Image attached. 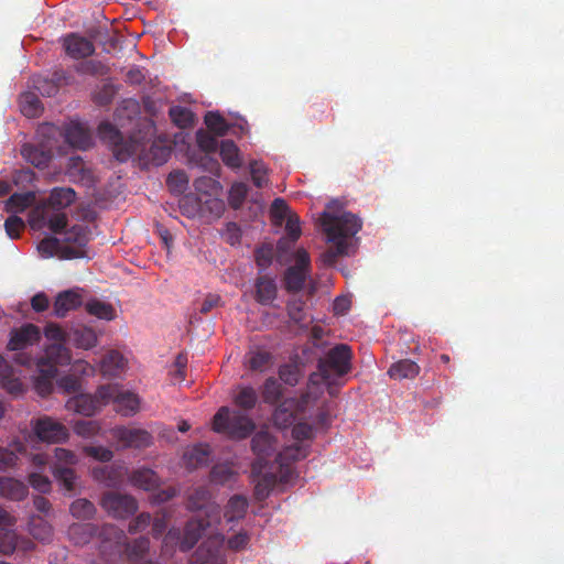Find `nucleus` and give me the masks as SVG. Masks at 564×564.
I'll use <instances>...</instances> for the list:
<instances>
[{
    "instance_id": "nucleus-48",
    "label": "nucleus",
    "mask_w": 564,
    "mask_h": 564,
    "mask_svg": "<svg viewBox=\"0 0 564 564\" xmlns=\"http://www.w3.org/2000/svg\"><path fill=\"white\" fill-rule=\"evenodd\" d=\"M76 70L85 75L106 76L110 73V67L101 61L89 59L78 64Z\"/></svg>"
},
{
    "instance_id": "nucleus-24",
    "label": "nucleus",
    "mask_w": 564,
    "mask_h": 564,
    "mask_svg": "<svg viewBox=\"0 0 564 564\" xmlns=\"http://www.w3.org/2000/svg\"><path fill=\"white\" fill-rule=\"evenodd\" d=\"M254 300L261 305H270L276 299L278 285L272 276L259 275L254 282Z\"/></svg>"
},
{
    "instance_id": "nucleus-31",
    "label": "nucleus",
    "mask_w": 564,
    "mask_h": 564,
    "mask_svg": "<svg viewBox=\"0 0 564 564\" xmlns=\"http://www.w3.org/2000/svg\"><path fill=\"white\" fill-rule=\"evenodd\" d=\"M69 360L68 349L62 343H54L45 349V357L39 362V367L54 365L57 368L58 365H67Z\"/></svg>"
},
{
    "instance_id": "nucleus-15",
    "label": "nucleus",
    "mask_w": 564,
    "mask_h": 564,
    "mask_svg": "<svg viewBox=\"0 0 564 564\" xmlns=\"http://www.w3.org/2000/svg\"><path fill=\"white\" fill-rule=\"evenodd\" d=\"M251 449L257 458L251 464V473L260 475L268 466V457H270L275 447L274 438L267 431L256 433L251 440Z\"/></svg>"
},
{
    "instance_id": "nucleus-10",
    "label": "nucleus",
    "mask_w": 564,
    "mask_h": 564,
    "mask_svg": "<svg viewBox=\"0 0 564 564\" xmlns=\"http://www.w3.org/2000/svg\"><path fill=\"white\" fill-rule=\"evenodd\" d=\"M29 224L33 229L47 226L53 232L61 234L67 225V216L64 212L52 209L46 204H39L30 212Z\"/></svg>"
},
{
    "instance_id": "nucleus-61",
    "label": "nucleus",
    "mask_w": 564,
    "mask_h": 564,
    "mask_svg": "<svg viewBox=\"0 0 564 564\" xmlns=\"http://www.w3.org/2000/svg\"><path fill=\"white\" fill-rule=\"evenodd\" d=\"M29 482L33 489L42 494L50 492L52 488V482L50 478L40 473H31L29 475Z\"/></svg>"
},
{
    "instance_id": "nucleus-56",
    "label": "nucleus",
    "mask_w": 564,
    "mask_h": 564,
    "mask_svg": "<svg viewBox=\"0 0 564 564\" xmlns=\"http://www.w3.org/2000/svg\"><path fill=\"white\" fill-rule=\"evenodd\" d=\"M272 360V356L268 351L257 350L251 351L249 356V367L254 371H264Z\"/></svg>"
},
{
    "instance_id": "nucleus-2",
    "label": "nucleus",
    "mask_w": 564,
    "mask_h": 564,
    "mask_svg": "<svg viewBox=\"0 0 564 564\" xmlns=\"http://www.w3.org/2000/svg\"><path fill=\"white\" fill-rule=\"evenodd\" d=\"M354 352L347 344H337L317 361V372L310 376V382L317 383L321 377L324 383L344 384L343 378L352 369Z\"/></svg>"
},
{
    "instance_id": "nucleus-32",
    "label": "nucleus",
    "mask_w": 564,
    "mask_h": 564,
    "mask_svg": "<svg viewBox=\"0 0 564 564\" xmlns=\"http://www.w3.org/2000/svg\"><path fill=\"white\" fill-rule=\"evenodd\" d=\"M249 507L248 499L242 495H234L225 506L224 517L227 522H238L245 518Z\"/></svg>"
},
{
    "instance_id": "nucleus-18",
    "label": "nucleus",
    "mask_w": 564,
    "mask_h": 564,
    "mask_svg": "<svg viewBox=\"0 0 564 564\" xmlns=\"http://www.w3.org/2000/svg\"><path fill=\"white\" fill-rule=\"evenodd\" d=\"M149 549L150 540L147 536H140L132 542H128L124 535V539L119 543L116 540L110 542L108 555H118L124 552L129 561L138 562L145 556Z\"/></svg>"
},
{
    "instance_id": "nucleus-3",
    "label": "nucleus",
    "mask_w": 564,
    "mask_h": 564,
    "mask_svg": "<svg viewBox=\"0 0 564 564\" xmlns=\"http://www.w3.org/2000/svg\"><path fill=\"white\" fill-rule=\"evenodd\" d=\"M70 540L77 545L89 543L94 536L100 540L99 549L102 554H108L109 544L112 540L117 543L124 539V532L112 524L98 527L94 523H74L68 529Z\"/></svg>"
},
{
    "instance_id": "nucleus-9",
    "label": "nucleus",
    "mask_w": 564,
    "mask_h": 564,
    "mask_svg": "<svg viewBox=\"0 0 564 564\" xmlns=\"http://www.w3.org/2000/svg\"><path fill=\"white\" fill-rule=\"evenodd\" d=\"M101 508L112 518L127 519L133 516L139 506L134 497L116 491H107L100 499Z\"/></svg>"
},
{
    "instance_id": "nucleus-25",
    "label": "nucleus",
    "mask_w": 564,
    "mask_h": 564,
    "mask_svg": "<svg viewBox=\"0 0 564 564\" xmlns=\"http://www.w3.org/2000/svg\"><path fill=\"white\" fill-rule=\"evenodd\" d=\"M116 386V392L113 393L110 402L112 401L116 406V411L123 416H132L139 411L140 399L137 394L130 391H120V388Z\"/></svg>"
},
{
    "instance_id": "nucleus-14",
    "label": "nucleus",
    "mask_w": 564,
    "mask_h": 564,
    "mask_svg": "<svg viewBox=\"0 0 564 564\" xmlns=\"http://www.w3.org/2000/svg\"><path fill=\"white\" fill-rule=\"evenodd\" d=\"M111 436L124 449H143L150 447L153 444L152 434L143 429L116 426L111 430Z\"/></svg>"
},
{
    "instance_id": "nucleus-46",
    "label": "nucleus",
    "mask_w": 564,
    "mask_h": 564,
    "mask_svg": "<svg viewBox=\"0 0 564 564\" xmlns=\"http://www.w3.org/2000/svg\"><path fill=\"white\" fill-rule=\"evenodd\" d=\"M72 340L78 348L90 349L97 344V335L91 328L78 327L73 330Z\"/></svg>"
},
{
    "instance_id": "nucleus-42",
    "label": "nucleus",
    "mask_w": 564,
    "mask_h": 564,
    "mask_svg": "<svg viewBox=\"0 0 564 564\" xmlns=\"http://www.w3.org/2000/svg\"><path fill=\"white\" fill-rule=\"evenodd\" d=\"M258 402L257 391L252 387H239L238 392L234 397V403L245 410H252Z\"/></svg>"
},
{
    "instance_id": "nucleus-28",
    "label": "nucleus",
    "mask_w": 564,
    "mask_h": 564,
    "mask_svg": "<svg viewBox=\"0 0 564 564\" xmlns=\"http://www.w3.org/2000/svg\"><path fill=\"white\" fill-rule=\"evenodd\" d=\"M28 494L29 488L23 481L12 477H0V497L21 501Z\"/></svg>"
},
{
    "instance_id": "nucleus-6",
    "label": "nucleus",
    "mask_w": 564,
    "mask_h": 564,
    "mask_svg": "<svg viewBox=\"0 0 564 564\" xmlns=\"http://www.w3.org/2000/svg\"><path fill=\"white\" fill-rule=\"evenodd\" d=\"M98 135L112 149L115 158L120 162H126L139 151L140 141L133 138L126 140L122 133L108 121L98 126Z\"/></svg>"
},
{
    "instance_id": "nucleus-27",
    "label": "nucleus",
    "mask_w": 564,
    "mask_h": 564,
    "mask_svg": "<svg viewBox=\"0 0 564 564\" xmlns=\"http://www.w3.org/2000/svg\"><path fill=\"white\" fill-rule=\"evenodd\" d=\"M82 295L75 290H67L58 293L54 301L53 312L57 317H64L69 311L82 305Z\"/></svg>"
},
{
    "instance_id": "nucleus-54",
    "label": "nucleus",
    "mask_w": 564,
    "mask_h": 564,
    "mask_svg": "<svg viewBox=\"0 0 564 564\" xmlns=\"http://www.w3.org/2000/svg\"><path fill=\"white\" fill-rule=\"evenodd\" d=\"M17 549V534L11 528H0V553L12 554Z\"/></svg>"
},
{
    "instance_id": "nucleus-12",
    "label": "nucleus",
    "mask_w": 564,
    "mask_h": 564,
    "mask_svg": "<svg viewBox=\"0 0 564 564\" xmlns=\"http://www.w3.org/2000/svg\"><path fill=\"white\" fill-rule=\"evenodd\" d=\"M31 425L36 437L45 443H63L69 436L68 429L63 423L47 415L32 421Z\"/></svg>"
},
{
    "instance_id": "nucleus-52",
    "label": "nucleus",
    "mask_w": 564,
    "mask_h": 564,
    "mask_svg": "<svg viewBox=\"0 0 564 564\" xmlns=\"http://www.w3.org/2000/svg\"><path fill=\"white\" fill-rule=\"evenodd\" d=\"M280 379L289 384L296 386L302 377L301 368L296 364H285L279 369Z\"/></svg>"
},
{
    "instance_id": "nucleus-17",
    "label": "nucleus",
    "mask_w": 564,
    "mask_h": 564,
    "mask_svg": "<svg viewBox=\"0 0 564 564\" xmlns=\"http://www.w3.org/2000/svg\"><path fill=\"white\" fill-rule=\"evenodd\" d=\"M62 242L64 243V259H78L87 256L86 246L88 237L84 227L73 226L69 230L65 231Z\"/></svg>"
},
{
    "instance_id": "nucleus-23",
    "label": "nucleus",
    "mask_w": 564,
    "mask_h": 564,
    "mask_svg": "<svg viewBox=\"0 0 564 564\" xmlns=\"http://www.w3.org/2000/svg\"><path fill=\"white\" fill-rule=\"evenodd\" d=\"M0 386L12 397H21L25 392V387L20 379L19 373L0 355Z\"/></svg>"
},
{
    "instance_id": "nucleus-4",
    "label": "nucleus",
    "mask_w": 564,
    "mask_h": 564,
    "mask_svg": "<svg viewBox=\"0 0 564 564\" xmlns=\"http://www.w3.org/2000/svg\"><path fill=\"white\" fill-rule=\"evenodd\" d=\"M213 429L231 440L239 441L251 435L256 424L248 415L230 410L228 406H221L214 415Z\"/></svg>"
},
{
    "instance_id": "nucleus-43",
    "label": "nucleus",
    "mask_w": 564,
    "mask_h": 564,
    "mask_svg": "<svg viewBox=\"0 0 564 564\" xmlns=\"http://www.w3.org/2000/svg\"><path fill=\"white\" fill-rule=\"evenodd\" d=\"M204 121L208 130L217 137H224L231 130L230 124L219 112L208 111L204 117Z\"/></svg>"
},
{
    "instance_id": "nucleus-59",
    "label": "nucleus",
    "mask_w": 564,
    "mask_h": 564,
    "mask_svg": "<svg viewBox=\"0 0 564 564\" xmlns=\"http://www.w3.org/2000/svg\"><path fill=\"white\" fill-rule=\"evenodd\" d=\"M54 457L55 462L52 465L73 467L78 462L74 452L62 447H56L54 449Z\"/></svg>"
},
{
    "instance_id": "nucleus-51",
    "label": "nucleus",
    "mask_w": 564,
    "mask_h": 564,
    "mask_svg": "<svg viewBox=\"0 0 564 564\" xmlns=\"http://www.w3.org/2000/svg\"><path fill=\"white\" fill-rule=\"evenodd\" d=\"M250 175L256 187L262 188L268 185V169L262 161L250 162Z\"/></svg>"
},
{
    "instance_id": "nucleus-39",
    "label": "nucleus",
    "mask_w": 564,
    "mask_h": 564,
    "mask_svg": "<svg viewBox=\"0 0 564 564\" xmlns=\"http://www.w3.org/2000/svg\"><path fill=\"white\" fill-rule=\"evenodd\" d=\"M29 531L34 539L43 543L51 541L53 535L52 525L42 517L31 518L29 522Z\"/></svg>"
},
{
    "instance_id": "nucleus-36",
    "label": "nucleus",
    "mask_w": 564,
    "mask_h": 564,
    "mask_svg": "<svg viewBox=\"0 0 564 564\" xmlns=\"http://www.w3.org/2000/svg\"><path fill=\"white\" fill-rule=\"evenodd\" d=\"M420 372V367L416 362L410 359H402L391 365L388 375L392 379H413Z\"/></svg>"
},
{
    "instance_id": "nucleus-57",
    "label": "nucleus",
    "mask_w": 564,
    "mask_h": 564,
    "mask_svg": "<svg viewBox=\"0 0 564 564\" xmlns=\"http://www.w3.org/2000/svg\"><path fill=\"white\" fill-rule=\"evenodd\" d=\"M96 480L104 482L107 487H115L118 484V475L110 466H101L93 469Z\"/></svg>"
},
{
    "instance_id": "nucleus-37",
    "label": "nucleus",
    "mask_w": 564,
    "mask_h": 564,
    "mask_svg": "<svg viewBox=\"0 0 564 564\" xmlns=\"http://www.w3.org/2000/svg\"><path fill=\"white\" fill-rule=\"evenodd\" d=\"M40 375L35 379L34 389L41 397H46L53 391V379L57 375V368L54 365L39 367Z\"/></svg>"
},
{
    "instance_id": "nucleus-58",
    "label": "nucleus",
    "mask_w": 564,
    "mask_h": 564,
    "mask_svg": "<svg viewBox=\"0 0 564 564\" xmlns=\"http://www.w3.org/2000/svg\"><path fill=\"white\" fill-rule=\"evenodd\" d=\"M196 142L199 149L205 153H214L217 151V138L203 129L196 132Z\"/></svg>"
},
{
    "instance_id": "nucleus-11",
    "label": "nucleus",
    "mask_w": 564,
    "mask_h": 564,
    "mask_svg": "<svg viewBox=\"0 0 564 564\" xmlns=\"http://www.w3.org/2000/svg\"><path fill=\"white\" fill-rule=\"evenodd\" d=\"M223 534L209 536L192 554L188 564H226Z\"/></svg>"
},
{
    "instance_id": "nucleus-38",
    "label": "nucleus",
    "mask_w": 564,
    "mask_h": 564,
    "mask_svg": "<svg viewBox=\"0 0 564 564\" xmlns=\"http://www.w3.org/2000/svg\"><path fill=\"white\" fill-rule=\"evenodd\" d=\"M219 154L224 164L232 170L240 169L242 160L240 151L236 143L231 140H224L219 145Z\"/></svg>"
},
{
    "instance_id": "nucleus-7",
    "label": "nucleus",
    "mask_w": 564,
    "mask_h": 564,
    "mask_svg": "<svg viewBox=\"0 0 564 564\" xmlns=\"http://www.w3.org/2000/svg\"><path fill=\"white\" fill-rule=\"evenodd\" d=\"M116 392L115 384L100 386L95 394L79 393L74 395L67 401V409L74 410L75 412L85 416H91L101 406L108 404Z\"/></svg>"
},
{
    "instance_id": "nucleus-45",
    "label": "nucleus",
    "mask_w": 564,
    "mask_h": 564,
    "mask_svg": "<svg viewBox=\"0 0 564 564\" xmlns=\"http://www.w3.org/2000/svg\"><path fill=\"white\" fill-rule=\"evenodd\" d=\"M35 202V193L26 192V193H15L10 196L7 200L6 208L8 212H23L25 208L30 207Z\"/></svg>"
},
{
    "instance_id": "nucleus-62",
    "label": "nucleus",
    "mask_w": 564,
    "mask_h": 564,
    "mask_svg": "<svg viewBox=\"0 0 564 564\" xmlns=\"http://www.w3.org/2000/svg\"><path fill=\"white\" fill-rule=\"evenodd\" d=\"M57 386L66 393H77L82 388V382L75 375H66L57 380Z\"/></svg>"
},
{
    "instance_id": "nucleus-41",
    "label": "nucleus",
    "mask_w": 564,
    "mask_h": 564,
    "mask_svg": "<svg viewBox=\"0 0 564 564\" xmlns=\"http://www.w3.org/2000/svg\"><path fill=\"white\" fill-rule=\"evenodd\" d=\"M85 308L88 314L94 315L100 319L112 321L116 317V311L110 303L99 300H91L86 303Z\"/></svg>"
},
{
    "instance_id": "nucleus-29",
    "label": "nucleus",
    "mask_w": 564,
    "mask_h": 564,
    "mask_svg": "<svg viewBox=\"0 0 564 564\" xmlns=\"http://www.w3.org/2000/svg\"><path fill=\"white\" fill-rule=\"evenodd\" d=\"M132 486L145 491L153 490L160 486V477L150 468H138L132 470L129 476Z\"/></svg>"
},
{
    "instance_id": "nucleus-5",
    "label": "nucleus",
    "mask_w": 564,
    "mask_h": 564,
    "mask_svg": "<svg viewBox=\"0 0 564 564\" xmlns=\"http://www.w3.org/2000/svg\"><path fill=\"white\" fill-rule=\"evenodd\" d=\"M216 523H219V521L196 514L185 523L183 532L176 528L169 530L164 538V543L174 542L182 552H187L197 544L206 530Z\"/></svg>"
},
{
    "instance_id": "nucleus-19",
    "label": "nucleus",
    "mask_w": 564,
    "mask_h": 564,
    "mask_svg": "<svg viewBox=\"0 0 564 564\" xmlns=\"http://www.w3.org/2000/svg\"><path fill=\"white\" fill-rule=\"evenodd\" d=\"M61 134L72 148L87 150L93 144L90 130L84 123L76 120L65 123Z\"/></svg>"
},
{
    "instance_id": "nucleus-60",
    "label": "nucleus",
    "mask_w": 564,
    "mask_h": 564,
    "mask_svg": "<svg viewBox=\"0 0 564 564\" xmlns=\"http://www.w3.org/2000/svg\"><path fill=\"white\" fill-rule=\"evenodd\" d=\"M232 477V469L226 465H216L210 471V480L216 484L224 485L230 481Z\"/></svg>"
},
{
    "instance_id": "nucleus-26",
    "label": "nucleus",
    "mask_w": 564,
    "mask_h": 564,
    "mask_svg": "<svg viewBox=\"0 0 564 564\" xmlns=\"http://www.w3.org/2000/svg\"><path fill=\"white\" fill-rule=\"evenodd\" d=\"M39 338V328L33 324H28L11 333L8 348L10 350H21L28 345L36 341Z\"/></svg>"
},
{
    "instance_id": "nucleus-40",
    "label": "nucleus",
    "mask_w": 564,
    "mask_h": 564,
    "mask_svg": "<svg viewBox=\"0 0 564 564\" xmlns=\"http://www.w3.org/2000/svg\"><path fill=\"white\" fill-rule=\"evenodd\" d=\"M21 112L28 118H36L42 113V104L34 93H24L20 97Z\"/></svg>"
},
{
    "instance_id": "nucleus-49",
    "label": "nucleus",
    "mask_w": 564,
    "mask_h": 564,
    "mask_svg": "<svg viewBox=\"0 0 564 564\" xmlns=\"http://www.w3.org/2000/svg\"><path fill=\"white\" fill-rule=\"evenodd\" d=\"M282 397V387L279 381L270 377L264 381L262 398L263 401L268 404H275L280 401Z\"/></svg>"
},
{
    "instance_id": "nucleus-16",
    "label": "nucleus",
    "mask_w": 564,
    "mask_h": 564,
    "mask_svg": "<svg viewBox=\"0 0 564 564\" xmlns=\"http://www.w3.org/2000/svg\"><path fill=\"white\" fill-rule=\"evenodd\" d=\"M186 508L193 512H203L205 518L220 521V507L213 501L206 487H197L188 495Z\"/></svg>"
},
{
    "instance_id": "nucleus-13",
    "label": "nucleus",
    "mask_w": 564,
    "mask_h": 564,
    "mask_svg": "<svg viewBox=\"0 0 564 564\" xmlns=\"http://www.w3.org/2000/svg\"><path fill=\"white\" fill-rule=\"evenodd\" d=\"M308 455V446L295 443L284 447L276 456L275 463L279 466V480L289 482L294 477L293 463L305 458Z\"/></svg>"
},
{
    "instance_id": "nucleus-53",
    "label": "nucleus",
    "mask_w": 564,
    "mask_h": 564,
    "mask_svg": "<svg viewBox=\"0 0 564 564\" xmlns=\"http://www.w3.org/2000/svg\"><path fill=\"white\" fill-rule=\"evenodd\" d=\"M210 451L207 444H198L195 445L188 453L187 458L189 465L193 467H198L202 465H206L208 462Z\"/></svg>"
},
{
    "instance_id": "nucleus-34",
    "label": "nucleus",
    "mask_w": 564,
    "mask_h": 564,
    "mask_svg": "<svg viewBox=\"0 0 564 564\" xmlns=\"http://www.w3.org/2000/svg\"><path fill=\"white\" fill-rule=\"evenodd\" d=\"M253 480L256 481L254 486V497L257 500H264L269 497L271 490L274 488L279 475L262 470L260 475H253L251 473Z\"/></svg>"
},
{
    "instance_id": "nucleus-44",
    "label": "nucleus",
    "mask_w": 564,
    "mask_h": 564,
    "mask_svg": "<svg viewBox=\"0 0 564 564\" xmlns=\"http://www.w3.org/2000/svg\"><path fill=\"white\" fill-rule=\"evenodd\" d=\"M95 505L85 498L76 499L69 507L70 514L76 519L90 520L96 514Z\"/></svg>"
},
{
    "instance_id": "nucleus-8",
    "label": "nucleus",
    "mask_w": 564,
    "mask_h": 564,
    "mask_svg": "<svg viewBox=\"0 0 564 564\" xmlns=\"http://www.w3.org/2000/svg\"><path fill=\"white\" fill-rule=\"evenodd\" d=\"M311 278V259L305 249L295 252V263L289 267L283 276L284 289L290 293H297L303 290Z\"/></svg>"
},
{
    "instance_id": "nucleus-55",
    "label": "nucleus",
    "mask_w": 564,
    "mask_h": 564,
    "mask_svg": "<svg viewBox=\"0 0 564 564\" xmlns=\"http://www.w3.org/2000/svg\"><path fill=\"white\" fill-rule=\"evenodd\" d=\"M247 195H248L247 184H245L242 182L232 184V186L230 187L229 197H228L229 205L234 209H239L242 206Z\"/></svg>"
},
{
    "instance_id": "nucleus-50",
    "label": "nucleus",
    "mask_w": 564,
    "mask_h": 564,
    "mask_svg": "<svg viewBox=\"0 0 564 564\" xmlns=\"http://www.w3.org/2000/svg\"><path fill=\"white\" fill-rule=\"evenodd\" d=\"M169 115L172 121L180 128L191 127L194 122L193 112L182 106H174L170 108Z\"/></svg>"
},
{
    "instance_id": "nucleus-22",
    "label": "nucleus",
    "mask_w": 564,
    "mask_h": 564,
    "mask_svg": "<svg viewBox=\"0 0 564 564\" xmlns=\"http://www.w3.org/2000/svg\"><path fill=\"white\" fill-rule=\"evenodd\" d=\"M63 47L66 54L74 59L86 58L95 53L94 43L77 33L67 34L63 39Z\"/></svg>"
},
{
    "instance_id": "nucleus-1",
    "label": "nucleus",
    "mask_w": 564,
    "mask_h": 564,
    "mask_svg": "<svg viewBox=\"0 0 564 564\" xmlns=\"http://www.w3.org/2000/svg\"><path fill=\"white\" fill-rule=\"evenodd\" d=\"M335 202L327 205L319 217V224L327 236V241L334 248L322 254L323 262L333 265L339 256L348 254L349 239L354 237L362 226L360 218L349 212L336 214L332 212Z\"/></svg>"
},
{
    "instance_id": "nucleus-20",
    "label": "nucleus",
    "mask_w": 564,
    "mask_h": 564,
    "mask_svg": "<svg viewBox=\"0 0 564 564\" xmlns=\"http://www.w3.org/2000/svg\"><path fill=\"white\" fill-rule=\"evenodd\" d=\"M23 159L37 169H45L53 156V145L50 141L24 143L21 148Z\"/></svg>"
},
{
    "instance_id": "nucleus-63",
    "label": "nucleus",
    "mask_w": 564,
    "mask_h": 564,
    "mask_svg": "<svg viewBox=\"0 0 564 564\" xmlns=\"http://www.w3.org/2000/svg\"><path fill=\"white\" fill-rule=\"evenodd\" d=\"M188 184V177L184 171H174L167 176V185L177 192H184Z\"/></svg>"
},
{
    "instance_id": "nucleus-47",
    "label": "nucleus",
    "mask_w": 564,
    "mask_h": 564,
    "mask_svg": "<svg viewBox=\"0 0 564 564\" xmlns=\"http://www.w3.org/2000/svg\"><path fill=\"white\" fill-rule=\"evenodd\" d=\"M63 249L64 243L56 237L44 238L37 246L39 252L45 258L57 256L61 259H64Z\"/></svg>"
},
{
    "instance_id": "nucleus-21",
    "label": "nucleus",
    "mask_w": 564,
    "mask_h": 564,
    "mask_svg": "<svg viewBox=\"0 0 564 564\" xmlns=\"http://www.w3.org/2000/svg\"><path fill=\"white\" fill-rule=\"evenodd\" d=\"M171 153L172 148L163 140L159 139L153 141L149 149H147L145 145L140 142L139 151L133 155H138L139 159L144 162V164L160 166L167 162Z\"/></svg>"
},
{
    "instance_id": "nucleus-64",
    "label": "nucleus",
    "mask_w": 564,
    "mask_h": 564,
    "mask_svg": "<svg viewBox=\"0 0 564 564\" xmlns=\"http://www.w3.org/2000/svg\"><path fill=\"white\" fill-rule=\"evenodd\" d=\"M25 227V224L24 221L22 220V218H20L19 216H10L6 221H4V229H6V232L7 235L11 238V239H17L20 237V232L24 229Z\"/></svg>"
},
{
    "instance_id": "nucleus-33",
    "label": "nucleus",
    "mask_w": 564,
    "mask_h": 564,
    "mask_svg": "<svg viewBox=\"0 0 564 564\" xmlns=\"http://www.w3.org/2000/svg\"><path fill=\"white\" fill-rule=\"evenodd\" d=\"M53 477L57 484L67 492L75 491L77 487V475L73 467L51 465Z\"/></svg>"
},
{
    "instance_id": "nucleus-30",
    "label": "nucleus",
    "mask_w": 564,
    "mask_h": 564,
    "mask_svg": "<svg viewBox=\"0 0 564 564\" xmlns=\"http://www.w3.org/2000/svg\"><path fill=\"white\" fill-rule=\"evenodd\" d=\"M76 192L72 187H55L52 189L47 200L41 204H46L52 209L62 210L75 202Z\"/></svg>"
},
{
    "instance_id": "nucleus-35",
    "label": "nucleus",
    "mask_w": 564,
    "mask_h": 564,
    "mask_svg": "<svg viewBox=\"0 0 564 564\" xmlns=\"http://www.w3.org/2000/svg\"><path fill=\"white\" fill-rule=\"evenodd\" d=\"M126 359L117 351L107 352L100 361V372L107 377H117L124 368Z\"/></svg>"
}]
</instances>
